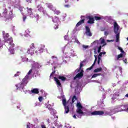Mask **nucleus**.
<instances>
[{
    "mask_svg": "<svg viewBox=\"0 0 128 128\" xmlns=\"http://www.w3.org/2000/svg\"><path fill=\"white\" fill-rule=\"evenodd\" d=\"M48 8H52V4H48Z\"/></svg>",
    "mask_w": 128,
    "mask_h": 128,
    "instance_id": "40",
    "label": "nucleus"
},
{
    "mask_svg": "<svg viewBox=\"0 0 128 128\" xmlns=\"http://www.w3.org/2000/svg\"><path fill=\"white\" fill-rule=\"evenodd\" d=\"M101 18H102V17H100V16H95L94 17V20H100Z\"/></svg>",
    "mask_w": 128,
    "mask_h": 128,
    "instance_id": "31",
    "label": "nucleus"
},
{
    "mask_svg": "<svg viewBox=\"0 0 128 128\" xmlns=\"http://www.w3.org/2000/svg\"><path fill=\"white\" fill-rule=\"evenodd\" d=\"M83 48H84V50L88 48V46H86V45H82Z\"/></svg>",
    "mask_w": 128,
    "mask_h": 128,
    "instance_id": "37",
    "label": "nucleus"
},
{
    "mask_svg": "<svg viewBox=\"0 0 128 128\" xmlns=\"http://www.w3.org/2000/svg\"><path fill=\"white\" fill-rule=\"evenodd\" d=\"M36 52H38L36 51Z\"/></svg>",
    "mask_w": 128,
    "mask_h": 128,
    "instance_id": "62",
    "label": "nucleus"
},
{
    "mask_svg": "<svg viewBox=\"0 0 128 128\" xmlns=\"http://www.w3.org/2000/svg\"><path fill=\"white\" fill-rule=\"evenodd\" d=\"M102 56V52H100L99 53L98 56H100V58Z\"/></svg>",
    "mask_w": 128,
    "mask_h": 128,
    "instance_id": "48",
    "label": "nucleus"
},
{
    "mask_svg": "<svg viewBox=\"0 0 128 128\" xmlns=\"http://www.w3.org/2000/svg\"><path fill=\"white\" fill-rule=\"evenodd\" d=\"M126 98H128V94H127L126 95Z\"/></svg>",
    "mask_w": 128,
    "mask_h": 128,
    "instance_id": "58",
    "label": "nucleus"
},
{
    "mask_svg": "<svg viewBox=\"0 0 128 128\" xmlns=\"http://www.w3.org/2000/svg\"><path fill=\"white\" fill-rule=\"evenodd\" d=\"M36 66H37L38 68H40V64L38 63H36Z\"/></svg>",
    "mask_w": 128,
    "mask_h": 128,
    "instance_id": "46",
    "label": "nucleus"
},
{
    "mask_svg": "<svg viewBox=\"0 0 128 128\" xmlns=\"http://www.w3.org/2000/svg\"><path fill=\"white\" fill-rule=\"evenodd\" d=\"M5 42H4V45L6 46H7V48H10V46H14V44L13 42L14 40H12V38H10L8 39H5Z\"/></svg>",
    "mask_w": 128,
    "mask_h": 128,
    "instance_id": "4",
    "label": "nucleus"
},
{
    "mask_svg": "<svg viewBox=\"0 0 128 128\" xmlns=\"http://www.w3.org/2000/svg\"><path fill=\"white\" fill-rule=\"evenodd\" d=\"M39 50H40V52H44V50L42 48H40Z\"/></svg>",
    "mask_w": 128,
    "mask_h": 128,
    "instance_id": "39",
    "label": "nucleus"
},
{
    "mask_svg": "<svg viewBox=\"0 0 128 128\" xmlns=\"http://www.w3.org/2000/svg\"><path fill=\"white\" fill-rule=\"evenodd\" d=\"M76 116H76V114H74V115L73 116V118H76Z\"/></svg>",
    "mask_w": 128,
    "mask_h": 128,
    "instance_id": "50",
    "label": "nucleus"
},
{
    "mask_svg": "<svg viewBox=\"0 0 128 128\" xmlns=\"http://www.w3.org/2000/svg\"><path fill=\"white\" fill-rule=\"evenodd\" d=\"M102 76V74L99 73V74H94L92 76V78H96V76Z\"/></svg>",
    "mask_w": 128,
    "mask_h": 128,
    "instance_id": "27",
    "label": "nucleus"
},
{
    "mask_svg": "<svg viewBox=\"0 0 128 128\" xmlns=\"http://www.w3.org/2000/svg\"><path fill=\"white\" fill-rule=\"evenodd\" d=\"M84 76V69H82L80 73L76 74V76L74 77V80L76 78H82Z\"/></svg>",
    "mask_w": 128,
    "mask_h": 128,
    "instance_id": "9",
    "label": "nucleus"
},
{
    "mask_svg": "<svg viewBox=\"0 0 128 128\" xmlns=\"http://www.w3.org/2000/svg\"><path fill=\"white\" fill-rule=\"evenodd\" d=\"M14 76H18V73H16V74H15L14 75Z\"/></svg>",
    "mask_w": 128,
    "mask_h": 128,
    "instance_id": "53",
    "label": "nucleus"
},
{
    "mask_svg": "<svg viewBox=\"0 0 128 128\" xmlns=\"http://www.w3.org/2000/svg\"><path fill=\"white\" fill-rule=\"evenodd\" d=\"M118 49L119 50H120V52H122V54H124V50H122V48L120 47H118Z\"/></svg>",
    "mask_w": 128,
    "mask_h": 128,
    "instance_id": "34",
    "label": "nucleus"
},
{
    "mask_svg": "<svg viewBox=\"0 0 128 128\" xmlns=\"http://www.w3.org/2000/svg\"><path fill=\"white\" fill-rule=\"evenodd\" d=\"M106 46V44H104L102 46H100L98 47V52L100 53V50H102V48L103 46Z\"/></svg>",
    "mask_w": 128,
    "mask_h": 128,
    "instance_id": "23",
    "label": "nucleus"
},
{
    "mask_svg": "<svg viewBox=\"0 0 128 128\" xmlns=\"http://www.w3.org/2000/svg\"><path fill=\"white\" fill-rule=\"evenodd\" d=\"M108 40V42H110V40Z\"/></svg>",
    "mask_w": 128,
    "mask_h": 128,
    "instance_id": "61",
    "label": "nucleus"
},
{
    "mask_svg": "<svg viewBox=\"0 0 128 128\" xmlns=\"http://www.w3.org/2000/svg\"><path fill=\"white\" fill-rule=\"evenodd\" d=\"M75 42H76V44H80V41H78V39H75Z\"/></svg>",
    "mask_w": 128,
    "mask_h": 128,
    "instance_id": "44",
    "label": "nucleus"
},
{
    "mask_svg": "<svg viewBox=\"0 0 128 128\" xmlns=\"http://www.w3.org/2000/svg\"><path fill=\"white\" fill-rule=\"evenodd\" d=\"M34 49V43L32 44L30 46V48H28L27 52H28V54H30V50H32Z\"/></svg>",
    "mask_w": 128,
    "mask_h": 128,
    "instance_id": "18",
    "label": "nucleus"
},
{
    "mask_svg": "<svg viewBox=\"0 0 128 128\" xmlns=\"http://www.w3.org/2000/svg\"><path fill=\"white\" fill-rule=\"evenodd\" d=\"M118 30H120L118 24L116 22H114V32L116 34V42H120V32H118Z\"/></svg>",
    "mask_w": 128,
    "mask_h": 128,
    "instance_id": "1",
    "label": "nucleus"
},
{
    "mask_svg": "<svg viewBox=\"0 0 128 128\" xmlns=\"http://www.w3.org/2000/svg\"><path fill=\"white\" fill-rule=\"evenodd\" d=\"M93 44H97L98 46V44H106V41L104 40V38H100V40H96L95 41H94L93 42Z\"/></svg>",
    "mask_w": 128,
    "mask_h": 128,
    "instance_id": "8",
    "label": "nucleus"
},
{
    "mask_svg": "<svg viewBox=\"0 0 128 128\" xmlns=\"http://www.w3.org/2000/svg\"><path fill=\"white\" fill-rule=\"evenodd\" d=\"M30 125H27L26 126V128H30Z\"/></svg>",
    "mask_w": 128,
    "mask_h": 128,
    "instance_id": "56",
    "label": "nucleus"
},
{
    "mask_svg": "<svg viewBox=\"0 0 128 128\" xmlns=\"http://www.w3.org/2000/svg\"><path fill=\"white\" fill-rule=\"evenodd\" d=\"M14 46H10L9 47V50L12 54H14Z\"/></svg>",
    "mask_w": 128,
    "mask_h": 128,
    "instance_id": "15",
    "label": "nucleus"
},
{
    "mask_svg": "<svg viewBox=\"0 0 128 128\" xmlns=\"http://www.w3.org/2000/svg\"><path fill=\"white\" fill-rule=\"evenodd\" d=\"M54 30H58V24L55 23V24H54Z\"/></svg>",
    "mask_w": 128,
    "mask_h": 128,
    "instance_id": "32",
    "label": "nucleus"
},
{
    "mask_svg": "<svg viewBox=\"0 0 128 128\" xmlns=\"http://www.w3.org/2000/svg\"><path fill=\"white\" fill-rule=\"evenodd\" d=\"M37 8H38V10L39 12H44V8L42 6V4H40L37 6Z\"/></svg>",
    "mask_w": 128,
    "mask_h": 128,
    "instance_id": "20",
    "label": "nucleus"
},
{
    "mask_svg": "<svg viewBox=\"0 0 128 128\" xmlns=\"http://www.w3.org/2000/svg\"><path fill=\"white\" fill-rule=\"evenodd\" d=\"M25 32H26V34H30V31L29 29L26 30Z\"/></svg>",
    "mask_w": 128,
    "mask_h": 128,
    "instance_id": "36",
    "label": "nucleus"
},
{
    "mask_svg": "<svg viewBox=\"0 0 128 128\" xmlns=\"http://www.w3.org/2000/svg\"><path fill=\"white\" fill-rule=\"evenodd\" d=\"M101 54H106V52H101Z\"/></svg>",
    "mask_w": 128,
    "mask_h": 128,
    "instance_id": "54",
    "label": "nucleus"
},
{
    "mask_svg": "<svg viewBox=\"0 0 128 128\" xmlns=\"http://www.w3.org/2000/svg\"><path fill=\"white\" fill-rule=\"evenodd\" d=\"M100 60H102L101 58H100V56H98V61L100 62Z\"/></svg>",
    "mask_w": 128,
    "mask_h": 128,
    "instance_id": "51",
    "label": "nucleus"
},
{
    "mask_svg": "<svg viewBox=\"0 0 128 128\" xmlns=\"http://www.w3.org/2000/svg\"><path fill=\"white\" fill-rule=\"evenodd\" d=\"M28 76H25L24 78H23L22 82V83L24 84H28Z\"/></svg>",
    "mask_w": 128,
    "mask_h": 128,
    "instance_id": "17",
    "label": "nucleus"
},
{
    "mask_svg": "<svg viewBox=\"0 0 128 128\" xmlns=\"http://www.w3.org/2000/svg\"><path fill=\"white\" fill-rule=\"evenodd\" d=\"M58 80H62V82H64V80H66V78L64 76H58Z\"/></svg>",
    "mask_w": 128,
    "mask_h": 128,
    "instance_id": "25",
    "label": "nucleus"
},
{
    "mask_svg": "<svg viewBox=\"0 0 128 128\" xmlns=\"http://www.w3.org/2000/svg\"><path fill=\"white\" fill-rule=\"evenodd\" d=\"M54 14H57V16H58V14H60V10H55Z\"/></svg>",
    "mask_w": 128,
    "mask_h": 128,
    "instance_id": "35",
    "label": "nucleus"
},
{
    "mask_svg": "<svg viewBox=\"0 0 128 128\" xmlns=\"http://www.w3.org/2000/svg\"><path fill=\"white\" fill-rule=\"evenodd\" d=\"M62 104L64 106H66V100L64 98L62 100Z\"/></svg>",
    "mask_w": 128,
    "mask_h": 128,
    "instance_id": "30",
    "label": "nucleus"
},
{
    "mask_svg": "<svg viewBox=\"0 0 128 128\" xmlns=\"http://www.w3.org/2000/svg\"><path fill=\"white\" fill-rule=\"evenodd\" d=\"M16 74H20V72H17Z\"/></svg>",
    "mask_w": 128,
    "mask_h": 128,
    "instance_id": "57",
    "label": "nucleus"
},
{
    "mask_svg": "<svg viewBox=\"0 0 128 128\" xmlns=\"http://www.w3.org/2000/svg\"><path fill=\"white\" fill-rule=\"evenodd\" d=\"M32 72V69H30L28 73V74L30 75Z\"/></svg>",
    "mask_w": 128,
    "mask_h": 128,
    "instance_id": "41",
    "label": "nucleus"
},
{
    "mask_svg": "<svg viewBox=\"0 0 128 128\" xmlns=\"http://www.w3.org/2000/svg\"><path fill=\"white\" fill-rule=\"evenodd\" d=\"M54 58V56H52V58Z\"/></svg>",
    "mask_w": 128,
    "mask_h": 128,
    "instance_id": "59",
    "label": "nucleus"
},
{
    "mask_svg": "<svg viewBox=\"0 0 128 128\" xmlns=\"http://www.w3.org/2000/svg\"><path fill=\"white\" fill-rule=\"evenodd\" d=\"M38 100H39L40 102H42V96H40L38 98Z\"/></svg>",
    "mask_w": 128,
    "mask_h": 128,
    "instance_id": "43",
    "label": "nucleus"
},
{
    "mask_svg": "<svg viewBox=\"0 0 128 128\" xmlns=\"http://www.w3.org/2000/svg\"><path fill=\"white\" fill-rule=\"evenodd\" d=\"M52 22H54V24H58L60 22V18L58 16H54L52 18Z\"/></svg>",
    "mask_w": 128,
    "mask_h": 128,
    "instance_id": "14",
    "label": "nucleus"
},
{
    "mask_svg": "<svg viewBox=\"0 0 128 128\" xmlns=\"http://www.w3.org/2000/svg\"><path fill=\"white\" fill-rule=\"evenodd\" d=\"M104 114V111L96 110L93 112H90L89 114L90 116H102Z\"/></svg>",
    "mask_w": 128,
    "mask_h": 128,
    "instance_id": "6",
    "label": "nucleus"
},
{
    "mask_svg": "<svg viewBox=\"0 0 128 128\" xmlns=\"http://www.w3.org/2000/svg\"><path fill=\"white\" fill-rule=\"evenodd\" d=\"M123 62H124L125 64H126L127 62H128V60L126 58H125L123 60Z\"/></svg>",
    "mask_w": 128,
    "mask_h": 128,
    "instance_id": "47",
    "label": "nucleus"
},
{
    "mask_svg": "<svg viewBox=\"0 0 128 128\" xmlns=\"http://www.w3.org/2000/svg\"><path fill=\"white\" fill-rule=\"evenodd\" d=\"M48 109L49 110H52V108L48 107Z\"/></svg>",
    "mask_w": 128,
    "mask_h": 128,
    "instance_id": "52",
    "label": "nucleus"
},
{
    "mask_svg": "<svg viewBox=\"0 0 128 128\" xmlns=\"http://www.w3.org/2000/svg\"><path fill=\"white\" fill-rule=\"evenodd\" d=\"M54 80L55 82H56V84H58V86H62V84H60V80L58 79L56 77L54 78Z\"/></svg>",
    "mask_w": 128,
    "mask_h": 128,
    "instance_id": "19",
    "label": "nucleus"
},
{
    "mask_svg": "<svg viewBox=\"0 0 128 128\" xmlns=\"http://www.w3.org/2000/svg\"><path fill=\"white\" fill-rule=\"evenodd\" d=\"M86 18L89 20L88 21V24H94V18L92 16H88Z\"/></svg>",
    "mask_w": 128,
    "mask_h": 128,
    "instance_id": "11",
    "label": "nucleus"
},
{
    "mask_svg": "<svg viewBox=\"0 0 128 128\" xmlns=\"http://www.w3.org/2000/svg\"><path fill=\"white\" fill-rule=\"evenodd\" d=\"M22 18H23V21L26 22V16L25 15H24Z\"/></svg>",
    "mask_w": 128,
    "mask_h": 128,
    "instance_id": "38",
    "label": "nucleus"
},
{
    "mask_svg": "<svg viewBox=\"0 0 128 128\" xmlns=\"http://www.w3.org/2000/svg\"><path fill=\"white\" fill-rule=\"evenodd\" d=\"M122 56H124V54H118L117 57V60H119V58H122Z\"/></svg>",
    "mask_w": 128,
    "mask_h": 128,
    "instance_id": "33",
    "label": "nucleus"
},
{
    "mask_svg": "<svg viewBox=\"0 0 128 128\" xmlns=\"http://www.w3.org/2000/svg\"><path fill=\"white\" fill-rule=\"evenodd\" d=\"M111 42H114V40H111Z\"/></svg>",
    "mask_w": 128,
    "mask_h": 128,
    "instance_id": "60",
    "label": "nucleus"
},
{
    "mask_svg": "<svg viewBox=\"0 0 128 128\" xmlns=\"http://www.w3.org/2000/svg\"><path fill=\"white\" fill-rule=\"evenodd\" d=\"M86 34L88 36H92V32H90V27L88 26H86Z\"/></svg>",
    "mask_w": 128,
    "mask_h": 128,
    "instance_id": "10",
    "label": "nucleus"
},
{
    "mask_svg": "<svg viewBox=\"0 0 128 128\" xmlns=\"http://www.w3.org/2000/svg\"><path fill=\"white\" fill-rule=\"evenodd\" d=\"M10 12L11 14H8V10L6 8H4V12L2 14H0V16L4 18V20L5 22H6V20H8L10 18H12V11H10Z\"/></svg>",
    "mask_w": 128,
    "mask_h": 128,
    "instance_id": "3",
    "label": "nucleus"
},
{
    "mask_svg": "<svg viewBox=\"0 0 128 128\" xmlns=\"http://www.w3.org/2000/svg\"><path fill=\"white\" fill-rule=\"evenodd\" d=\"M31 92H32V94H40V91L38 88H35L31 90Z\"/></svg>",
    "mask_w": 128,
    "mask_h": 128,
    "instance_id": "16",
    "label": "nucleus"
},
{
    "mask_svg": "<svg viewBox=\"0 0 128 128\" xmlns=\"http://www.w3.org/2000/svg\"><path fill=\"white\" fill-rule=\"evenodd\" d=\"M94 58H95V60L94 61L93 63V64H92V66L89 68H88L86 69L87 72H88V70H92V68H94V64H96V60H98V56H96L94 55Z\"/></svg>",
    "mask_w": 128,
    "mask_h": 128,
    "instance_id": "13",
    "label": "nucleus"
},
{
    "mask_svg": "<svg viewBox=\"0 0 128 128\" xmlns=\"http://www.w3.org/2000/svg\"><path fill=\"white\" fill-rule=\"evenodd\" d=\"M70 4L64 5L65 8H70Z\"/></svg>",
    "mask_w": 128,
    "mask_h": 128,
    "instance_id": "49",
    "label": "nucleus"
},
{
    "mask_svg": "<svg viewBox=\"0 0 128 128\" xmlns=\"http://www.w3.org/2000/svg\"><path fill=\"white\" fill-rule=\"evenodd\" d=\"M120 70H122V69L120 68Z\"/></svg>",
    "mask_w": 128,
    "mask_h": 128,
    "instance_id": "63",
    "label": "nucleus"
},
{
    "mask_svg": "<svg viewBox=\"0 0 128 128\" xmlns=\"http://www.w3.org/2000/svg\"><path fill=\"white\" fill-rule=\"evenodd\" d=\"M100 61H98V64L100 66Z\"/></svg>",
    "mask_w": 128,
    "mask_h": 128,
    "instance_id": "55",
    "label": "nucleus"
},
{
    "mask_svg": "<svg viewBox=\"0 0 128 128\" xmlns=\"http://www.w3.org/2000/svg\"><path fill=\"white\" fill-rule=\"evenodd\" d=\"M78 100V98H76V95L74 96L72 98V104H74L76 100Z\"/></svg>",
    "mask_w": 128,
    "mask_h": 128,
    "instance_id": "29",
    "label": "nucleus"
},
{
    "mask_svg": "<svg viewBox=\"0 0 128 128\" xmlns=\"http://www.w3.org/2000/svg\"><path fill=\"white\" fill-rule=\"evenodd\" d=\"M16 86L17 88L16 90H24V83L20 82L17 85H16Z\"/></svg>",
    "mask_w": 128,
    "mask_h": 128,
    "instance_id": "12",
    "label": "nucleus"
},
{
    "mask_svg": "<svg viewBox=\"0 0 128 128\" xmlns=\"http://www.w3.org/2000/svg\"><path fill=\"white\" fill-rule=\"evenodd\" d=\"M34 14H36L37 16H34V18H36L37 20H38V18H40V15H38V14L36 12H32V15L34 16Z\"/></svg>",
    "mask_w": 128,
    "mask_h": 128,
    "instance_id": "26",
    "label": "nucleus"
},
{
    "mask_svg": "<svg viewBox=\"0 0 128 128\" xmlns=\"http://www.w3.org/2000/svg\"><path fill=\"white\" fill-rule=\"evenodd\" d=\"M127 44H128V43Z\"/></svg>",
    "mask_w": 128,
    "mask_h": 128,
    "instance_id": "64",
    "label": "nucleus"
},
{
    "mask_svg": "<svg viewBox=\"0 0 128 128\" xmlns=\"http://www.w3.org/2000/svg\"><path fill=\"white\" fill-rule=\"evenodd\" d=\"M3 35L4 36V39L6 40V38H8V36H10V34L8 33H5L4 31L2 32Z\"/></svg>",
    "mask_w": 128,
    "mask_h": 128,
    "instance_id": "22",
    "label": "nucleus"
},
{
    "mask_svg": "<svg viewBox=\"0 0 128 128\" xmlns=\"http://www.w3.org/2000/svg\"><path fill=\"white\" fill-rule=\"evenodd\" d=\"M104 36H108V32L106 31V32H104Z\"/></svg>",
    "mask_w": 128,
    "mask_h": 128,
    "instance_id": "42",
    "label": "nucleus"
},
{
    "mask_svg": "<svg viewBox=\"0 0 128 128\" xmlns=\"http://www.w3.org/2000/svg\"><path fill=\"white\" fill-rule=\"evenodd\" d=\"M64 112L66 114H68L70 112V107H68V106H64Z\"/></svg>",
    "mask_w": 128,
    "mask_h": 128,
    "instance_id": "21",
    "label": "nucleus"
},
{
    "mask_svg": "<svg viewBox=\"0 0 128 128\" xmlns=\"http://www.w3.org/2000/svg\"><path fill=\"white\" fill-rule=\"evenodd\" d=\"M77 110H76L77 114L76 116L78 118H82V116H84V113L82 110V104L80 102H77L76 104Z\"/></svg>",
    "mask_w": 128,
    "mask_h": 128,
    "instance_id": "2",
    "label": "nucleus"
},
{
    "mask_svg": "<svg viewBox=\"0 0 128 128\" xmlns=\"http://www.w3.org/2000/svg\"><path fill=\"white\" fill-rule=\"evenodd\" d=\"M84 62H82L80 63V67L78 70V72H80V70H82V66H84V64H83Z\"/></svg>",
    "mask_w": 128,
    "mask_h": 128,
    "instance_id": "28",
    "label": "nucleus"
},
{
    "mask_svg": "<svg viewBox=\"0 0 128 128\" xmlns=\"http://www.w3.org/2000/svg\"><path fill=\"white\" fill-rule=\"evenodd\" d=\"M28 14L30 16V18H34V16H38V15L36 14H35L34 16L32 15V8H28V7L26 8Z\"/></svg>",
    "mask_w": 128,
    "mask_h": 128,
    "instance_id": "7",
    "label": "nucleus"
},
{
    "mask_svg": "<svg viewBox=\"0 0 128 128\" xmlns=\"http://www.w3.org/2000/svg\"><path fill=\"white\" fill-rule=\"evenodd\" d=\"M81 20L76 24V27L78 28L80 26H82V24H84V21L86 20V17L84 16H80Z\"/></svg>",
    "mask_w": 128,
    "mask_h": 128,
    "instance_id": "5",
    "label": "nucleus"
},
{
    "mask_svg": "<svg viewBox=\"0 0 128 128\" xmlns=\"http://www.w3.org/2000/svg\"><path fill=\"white\" fill-rule=\"evenodd\" d=\"M102 68L100 67L99 68H97L94 70V72H102Z\"/></svg>",
    "mask_w": 128,
    "mask_h": 128,
    "instance_id": "24",
    "label": "nucleus"
},
{
    "mask_svg": "<svg viewBox=\"0 0 128 128\" xmlns=\"http://www.w3.org/2000/svg\"><path fill=\"white\" fill-rule=\"evenodd\" d=\"M55 72H56V71H54V72H52L50 74V78H52V74H54Z\"/></svg>",
    "mask_w": 128,
    "mask_h": 128,
    "instance_id": "45",
    "label": "nucleus"
}]
</instances>
